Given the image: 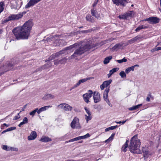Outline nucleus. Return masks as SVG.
Listing matches in <instances>:
<instances>
[{"label":"nucleus","instance_id":"nucleus-1","mask_svg":"<svg viewBox=\"0 0 161 161\" xmlns=\"http://www.w3.org/2000/svg\"><path fill=\"white\" fill-rule=\"evenodd\" d=\"M33 25L32 22L28 20L23 25L14 28L13 31V32L18 39H27L30 36Z\"/></svg>","mask_w":161,"mask_h":161},{"label":"nucleus","instance_id":"nucleus-2","mask_svg":"<svg viewBox=\"0 0 161 161\" xmlns=\"http://www.w3.org/2000/svg\"><path fill=\"white\" fill-rule=\"evenodd\" d=\"M141 142L137 135L134 136L130 140L129 146L130 151L132 153L140 154L141 152L139 149Z\"/></svg>","mask_w":161,"mask_h":161},{"label":"nucleus","instance_id":"nucleus-3","mask_svg":"<svg viewBox=\"0 0 161 161\" xmlns=\"http://www.w3.org/2000/svg\"><path fill=\"white\" fill-rule=\"evenodd\" d=\"M89 41L88 42H86V44L85 42H83L82 45L76 50L74 53L70 56L69 58L70 59L75 58L85 52L92 48L94 46L91 45Z\"/></svg>","mask_w":161,"mask_h":161},{"label":"nucleus","instance_id":"nucleus-4","mask_svg":"<svg viewBox=\"0 0 161 161\" xmlns=\"http://www.w3.org/2000/svg\"><path fill=\"white\" fill-rule=\"evenodd\" d=\"M61 36L60 35L55 36L51 35L47 37L46 39H44V40L46 39V41L47 42H49L50 44H51V43L53 42L56 44H58L60 40Z\"/></svg>","mask_w":161,"mask_h":161},{"label":"nucleus","instance_id":"nucleus-5","mask_svg":"<svg viewBox=\"0 0 161 161\" xmlns=\"http://www.w3.org/2000/svg\"><path fill=\"white\" fill-rule=\"evenodd\" d=\"M62 52L63 51H60L59 52H57L53 54L51 56L48 58V61L47 64L44 65L43 68H48L50 67L52 65V64L50 61L58 57L59 55L64 54V53Z\"/></svg>","mask_w":161,"mask_h":161},{"label":"nucleus","instance_id":"nucleus-6","mask_svg":"<svg viewBox=\"0 0 161 161\" xmlns=\"http://www.w3.org/2000/svg\"><path fill=\"white\" fill-rule=\"evenodd\" d=\"M70 126L72 129H80L81 126L79 119L76 117H74L70 124Z\"/></svg>","mask_w":161,"mask_h":161},{"label":"nucleus","instance_id":"nucleus-7","mask_svg":"<svg viewBox=\"0 0 161 161\" xmlns=\"http://www.w3.org/2000/svg\"><path fill=\"white\" fill-rule=\"evenodd\" d=\"M23 16V13H20L16 14H11L6 19V21H8L10 20H17L22 18Z\"/></svg>","mask_w":161,"mask_h":161},{"label":"nucleus","instance_id":"nucleus-8","mask_svg":"<svg viewBox=\"0 0 161 161\" xmlns=\"http://www.w3.org/2000/svg\"><path fill=\"white\" fill-rule=\"evenodd\" d=\"M58 107L59 108L63 109L65 111H71L73 109V107L68 104L63 103L58 106Z\"/></svg>","mask_w":161,"mask_h":161},{"label":"nucleus","instance_id":"nucleus-9","mask_svg":"<svg viewBox=\"0 0 161 161\" xmlns=\"http://www.w3.org/2000/svg\"><path fill=\"white\" fill-rule=\"evenodd\" d=\"M135 15V13L133 11H129L123 15L119 16L121 19H127L130 17L133 16Z\"/></svg>","mask_w":161,"mask_h":161},{"label":"nucleus","instance_id":"nucleus-10","mask_svg":"<svg viewBox=\"0 0 161 161\" xmlns=\"http://www.w3.org/2000/svg\"><path fill=\"white\" fill-rule=\"evenodd\" d=\"M92 91L89 90L88 91V92L83 95L84 100L86 103H88L89 102V100L92 97Z\"/></svg>","mask_w":161,"mask_h":161},{"label":"nucleus","instance_id":"nucleus-11","mask_svg":"<svg viewBox=\"0 0 161 161\" xmlns=\"http://www.w3.org/2000/svg\"><path fill=\"white\" fill-rule=\"evenodd\" d=\"M109 88L106 89L104 91L103 93V98L104 100L107 102L108 104L110 107L112 106L111 104L110 103V101L108 99V93L109 92Z\"/></svg>","mask_w":161,"mask_h":161},{"label":"nucleus","instance_id":"nucleus-12","mask_svg":"<svg viewBox=\"0 0 161 161\" xmlns=\"http://www.w3.org/2000/svg\"><path fill=\"white\" fill-rule=\"evenodd\" d=\"M114 4L117 6H125L127 3L126 0H112Z\"/></svg>","mask_w":161,"mask_h":161},{"label":"nucleus","instance_id":"nucleus-13","mask_svg":"<svg viewBox=\"0 0 161 161\" xmlns=\"http://www.w3.org/2000/svg\"><path fill=\"white\" fill-rule=\"evenodd\" d=\"M159 19L157 17H150L145 19L144 20L148 21L151 24H156L159 22Z\"/></svg>","mask_w":161,"mask_h":161},{"label":"nucleus","instance_id":"nucleus-14","mask_svg":"<svg viewBox=\"0 0 161 161\" xmlns=\"http://www.w3.org/2000/svg\"><path fill=\"white\" fill-rule=\"evenodd\" d=\"M93 98L95 103H98L101 100L100 94L97 92H94Z\"/></svg>","mask_w":161,"mask_h":161},{"label":"nucleus","instance_id":"nucleus-15","mask_svg":"<svg viewBox=\"0 0 161 161\" xmlns=\"http://www.w3.org/2000/svg\"><path fill=\"white\" fill-rule=\"evenodd\" d=\"M12 61L11 63L8 62L4 65L3 69L5 72H6L12 69L13 66L14 64V62H13V63H12Z\"/></svg>","mask_w":161,"mask_h":161},{"label":"nucleus","instance_id":"nucleus-16","mask_svg":"<svg viewBox=\"0 0 161 161\" xmlns=\"http://www.w3.org/2000/svg\"><path fill=\"white\" fill-rule=\"evenodd\" d=\"M77 46V45L76 44H75L69 46V47L65 48L63 50H62L61 51H63L62 52L64 53H65V51H67V53L72 52L74 50L73 48Z\"/></svg>","mask_w":161,"mask_h":161},{"label":"nucleus","instance_id":"nucleus-17","mask_svg":"<svg viewBox=\"0 0 161 161\" xmlns=\"http://www.w3.org/2000/svg\"><path fill=\"white\" fill-rule=\"evenodd\" d=\"M112 80L111 79L104 81L100 86V88L101 90H103L105 87L109 86L112 82Z\"/></svg>","mask_w":161,"mask_h":161},{"label":"nucleus","instance_id":"nucleus-18","mask_svg":"<svg viewBox=\"0 0 161 161\" xmlns=\"http://www.w3.org/2000/svg\"><path fill=\"white\" fill-rule=\"evenodd\" d=\"M40 0H30L28 3L25 5V8H28L39 2Z\"/></svg>","mask_w":161,"mask_h":161},{"label":"nucleus","instance_id":"nucleus-19","mask_svg":"<svg viewBox=\"0 0 161 161\" xmlns=\"http://www.w3.org/2000/svg\"><path fill=\"white\" fill-rule=\"evenodd\" d=\"M40 0H30L28 3L25 5V8H28L39 2Z\"/></svg>","mask_w":161,"mask_h":161},{"label":"nucleus","instance_id":"nucleus-20","mask_svg":"<svg viewBox=\"0 0 161 161\" xmlns=\"http://www.w3.org/2000/svg\"><path fill=\"white\" fill-rule=\"evenodd\" d=\"M37 136L36 133L35 131H32L31 133L29 136L28 137L29 140H31L35 139Z\"/></svg>","mask_w":161,"mask_h":161},{"label":"nucleus","instance_id":"nucleus-21","mask_svg":"<svg viewBox=\"0 0 161 161\" xmlns=\"http://www.w3.org/2000/svg\"><path fill=\"white\" fill-rule=\"evenodd\" d=\"M39 141L42 142H47L52 141V139L47 136H43Z\"/></svg>","mask_w":161,"mask_h":161},{"label":"nucleus","instance_id":"nucleus-22","mask_svg":"<svg viewBox=\"0 0 161 161\" xmlns=\"http://www.w3.org/2000/svg\"><path fill=\"white\" fill-rule=\"evenodd\" d=\"M54 98V96L51 94H45L42 98V99L45 100H50Z\"/></svg>","mask_w":161,"mask_h":161},{"label":"nucleus","instance_id":"nucleus-23","mask_svg":"<svg viewBox=\"0 0 161 161\" xmlns=\"http://www.w3.org/2000/svg\"><path fill=\"white\" fill-rule=\"evenodd\" d=\"M52 107V106L48 105L43 107L40 108L39 109L38 108L37 114H39L41 112L44 111H45L47 109L49 108H51Z\"/></svg>","mask_w":161,"mask_h":161},{"label":"nucleus","instance_id":"nucleus-24","mask_svg":"<svg viewBox=\"0 0 161 161\" xmlns=\"http://www.w3.org/2000/svg\"><path fill=\"white\" fill-rule=\"evenodd\" d=\"M91 12V14L93 16L97 19L99 18V15L97 13V10L93 8L92 9Z\"/></svg>","mask_w":161,"mask_h":161},{"label":"nucleus","instance_id":"nucleus-25","mask_svg":"<svg viewBox=\"0 0 161 161\" xmlns=\"http://www.w3.org/2000/svg\"><path fill=\"white\" fill-rule=\"evenodd\" d=\"M139 65H138L136 64L130 67H128L125 69L126 73L128 74L131 70H132L133 71H134V68L136 67H139Z\"/></svg>","mask_w":161,"mask_h":161},{"label":"nucleus","instance_id":"nucleus-26","mask_svg":"<svg viewBox=\"0 0 161 161\" xmlns=\"http://www.w3.org/2000/svg\"><path fill=\"white\" fill-rule=\"evenodd\" d=\"M129 142V141L127 140L122 147V150L124 152H125L127 151V148L128 147Z\"/></svg>","mask_w":161,"mask_h":161},{"label":"nucleus","instance_id":"nucleus-27","mask_svg":"<svg viewBox=\"0 0 161 161\" xmlns=\"http://www.w3.org/2000/svg\"><path fill=\"white\" fill-rule=\"evenodd\" d=\"M28 123V119L27 117H25L23 119V121L20 122L19 125L18 126L20 127L21 126L23 125L27 124Z\"/></svg>","mask_w":161,"mask_h":161},{"label":"nucleus","instance_id":"nucleus-28","mask_svg":"<svg viewBox=\"0 0 161 161\" xmlns=\"http://www.w3.org/2000/svg\"><path fill=\"white\" fill-rule=\"evenodd\" d=\"M142 37L139 36H137L131 39V40H129V42H131V43H133L137 40H139L141 39Z\"/></svg>","mask_w":161,"mask_h":161},{"label":"nucleus","instance_id":"nucleus-29","mask_svg":"<svg viewBox=\"0 0 161 161\" xmlns=\"http://www.w3.org/2000/svg\"><path fill=\"white\" fill-rule=\"evenodd\" d=\"M142 105V104H140L137 105L133 106L132 107L129 108L128 109L130 110H133L138 108L140 106Z\"/></svg>","mask_w":161,"mask_h":161},{"label":"nucleus","instance_id":"nucleus-30","mask_svg":"<svg viewBox=\"0 0 161 161\" xmlns=\"http://www.w3.org/2000/svg\"><path fill=\"white\" fill-rule=\"evenodd\" d=\"M112 58V57L111 56H108L106 57L103 61V63L105 64H106L108 63L110 60Z\"/></svg>","mask_w":161,"mask_h":161},{"label":"nucleus","instance_id":"nucleus-31","mask_svg":"<svg viewBox=\"0 0 161 161\" xmlns=\"http://www.w3.org/2000/svg\"><path fill=\"white\" fill-rule=\"evenodd\" d=\"M115 134L113 133L111 135V136L107 140L105 141V142H110L112 141L114 138V136Z\"/></svg>","mask_w":161,"mask_h":161},{"label":"nucleus","instance_id":"nucleus-32","mask_svg":"<svg viewBox=\"0 0 161 161\" xmlns=\"http://www.w3.org/2000/svg\"><path fill=\"white\" fill-rule=\"evenodd\" d=\"M147 28V27L143 25H142L138 27L136 29L135 31H136L137 32L141 29H145Z\"/></svg>","mask_w":161,"mask_h":161},{"label":"nucleus","instance_id":"nucleus-33","mask_svg":"<svg viewBox=\"0 0 161 161\" xmlns=\"http://www.w3.org/2000/svg\"><path fill=\"white\" fill-rule=\"evenodd\" d=\"M85 118L86 119V120L87 123L88 122V121L90 120L92 118V115H87L86 114H85Z\"/></svg>","mask_w":161,"mask_h":161},{"label":"nucleus","instance_id":"nucleus-34","mask_svg":"<svg viewBox=\"0 0 161 161\" xmlns=\"http://www.w3.org/2000/svg\"><path fill=\"white\" fill-rule=\"evenodd\" d=\"M92 78H92V77H87V78H84L83 79L80 80V81L81 83H84V82H86V81H87L88 80H91Z\"/></svg>","mask_w":161,"mask_h":161},{"label":"nucleus","instance_id":"nucleus-35","mask_svg":"<svg viewBox=\"0 0 161 161\" xmlns=\"http://www.w3.org/2000/svg\"><path fill=\"white\" fill-rule=\"evenodd\" d=\"M122 45L118 43L116 44L114 47H113L112 48L113 50H115L117 49H119L120 47H121Z\"/></svg>","mask_w":161,"mask_h":161},{"label":"nucleus","instance_id":"nucleus-36","mask_svg":"<svg viewBox=\"0 0 161 161\" xmlns=\"http://www.w3.org/2000/svg\"><path fill=\"white\" fill-rule=\"evenodd\" d=\"M37 110H38V108H36L34 110L32 111L30 113H29L30 115L33 116L35 115V113L36 112L37 113V111H38Z\"/></svg>","mask_w":161,"mask_h":161},{"label":"nucleus","instance_id":"nucleus-37","mask_svg":"<svg viewBox=\"0 0 161 161\" xmlns=\"http://www.w3.org/2000/svg\"><path fill=\"white\" fill-rule=\"evenodd\" d=\"M81 84L80 81V80H79V81L73 86L72 88V89H75L77 87L79 86Z\"/></svg>","mask_w":161,"mask_h":161},{"label":"nucleus","instance_id":"nucleus-38","mask_svg":"<svg viewBox=\"0 0 161 161\" xmlns=\"http://www.w3.org/2000/svg\"><path fill=\"white\" fill-rule=\"evenodd\" d=\"M127 60L125 58H124L120 60H117L116 61L119 63L121 64L123 62H125L127 61Z\"/></svg>","mask_w":161,"mask_h":161},{"label":"nucleus","instance_id":"nucleus-39","mask_svg":"<svg viewBox=\"0 0 161 161\" xmlns=\"http://www.w3.org/2000/svg\"><path fill=\"white\" fill-rule=\"evenodd\" d=\"M119 69L118 68H115L113 69H112L110 70L109 72L112 75L114 73L117 71Z\"/></svg>","mask_w":161,"mask_h":161},{"label":"nucleus","instance_id":"nucleus-40","mask_svg":"<svg viewBox=\"0 0 161 161\" xmlns=\"http://www.w3.org/2000/svg\"><path fill=\"white\" fill-rule=\"evenodd\" d=\"M90 136V135L89 133H87L85 135L83 136H80L81 139H85L89 137Z\"/></svg>","mask_w":161,"mask_h":161},{"label":"nucleus","instance_id":"nucleus-41","mask_svg":"<svg viewBox=\"0 0 161 161\" xmlns=\"http://www.w3.org/2000/svg\"><path fill=\"white\" fill-rule=\"evenodd\" d=\"M119 75L122 78H125V77L126 76V75L124 71H121Z\"/></svg>","mask_w":161,"mask_h":161},{"label":"nucleus","instance_id":"nucleus-42","mask_svg":"<svg viewBox=\"0 0 161 161\" xmlns=\"http://www.w3.org/2000/svg\"><path fill=\"white\" fill-rule=\"evenodd\" d=\"M67 60V59L66 58H64L61 60H59L60 63L61 64H64L66 63Z\"/></svg>","mask_w":161,"mask_h":161},{"label":"nucleus","instance_id":"nucleus-43","mask_svg":"<svg viewBox=\"0 0 161 161\" xmlns=\"http://www.w3.org/2000/svg\"><path fill=\"white\" fill-rule=\"evenodd\" d=\"M84 109H85L86 113L88 114V115H91L92 113H91V112H90V110L89 108H88L86 107H85L84 108Z\"/></svg>","mask_w":161,"mask_h":161},{"label":"nucleus","instance_id":"nucleus-44","mask_svg":"<svg viewBox=\"0 0 161 161\" xmlns=\"http://www.w3.org/2000/svg\"><path fill=\"white\" fill-rule=\"evenodd\" d=\"M21 112V111H20V112L17 114V115H16L14 117L13 119V120H17L18 119H19V118H20V116L19 115V114Z\"/></svg>","mask_w":161,"mask_h":161},{"label":"nucleus","instance_id":"nucleus-45","mask_svg":"<svg viewBox=\"0 0 161 161\" xmlns=\"http://www.w3.org/2000/svg\"><path fill=\"white\" fill-rule=\"evenodd\" d=\"M86 19L88 21H91L92 17L90 15H87L86 17Z\"/></svg>","mask_w":161,"mask_h":161},{"label":"nucleus","instance_id":"nucleus-46","mask_svg":"<svg viewBox=\"0 0 161 161\" xmlns=\"http://www.w3.org/2000/svg\"><path fill=\"white\" fill-rule=\"evenodd\" d=\"M16 128L15 127H12L10 128H9L8 129V131H11L12 130H15L16 129Z\"/></svg>","mask_w":161,"mask_h":161},{"label":"nucleus","instance_id":"nucleus-47","mask_svg":"<svg viewBox=\"0 0 161 161\" xmlns=\"http://www.w3.org/2000/svg\"><path fill=\"white\" fill-rule=\"evenodd\" d=\"M54 63L55 65H58L60 64L59 60H56L54 61Z\"/></svg>","mask_w":161,"mask_h":161},{"label":"nucleus","instance_id":"nucleus-48","mask_svg":"<svg viewBox=\"0 0 161 161\" xmlns=\"http://www.w3.org/2000/svg\"><path fill=\"white\" fill-rule=\"evenodd\" d=\"M98 2V0H96L94 2V3H93V4H92V7H95L96 5L97 4V2Z\"/></svg>","mask_w":161,"mask_h":161},{"label":"nucleus","instance_id":"nucleus-49","mask_svg":"<svg viewBox=\"0 0 161 161\" xmlns=\"http://www.w3.org/2000/svg\"><path fill=\"white\" fill-rule=\"evenodd\" d=\"M126 122V121H115V123L117 124H121L122 123V124H124Z\"/></svg>","mask_w":161,"mask_h":161},{"label":"nucleus","instance_id":"nucleus-50","mask_svg":"<svg viewBox=\"0 0 161 161\" xmlns=\"http://www.w3.org/2000/svg\"><path fill=\"white\" fill-rule=\"evenodd\" d=\"M118 127L117 125L114 126H112L111 127H110V129L111 130H113L115 128H116Z\"/></svg>","mask_w":161,"mask_h":161},{"label":"nucleus","instance_id":"nucleus-51","mask_svg":"<svg viewBox=\"0 0 161 161\" xmlns=\"http://www.w3.org/2000/svg\"><path fill=\"white\" fill-rule=\"evenodd\" d=\"M2 148L5 150L8 151V147L6 145H3L2 147Z\"/></svg>","mask_w":161,"mask_h":161},{"label":"nucleus","instance_id":"nucleus-52","mask_svg":"<svg viewBox=\"0 0 161 161\" xmlns=\"http://www.w3.org/2000/svg\"><path fill=\"white\" fill-rule=\"evenodd\" d=\"M75 138V141H78V140H81L80 136L77 137H76L75 138Z\"/></svg>","mask_w":161,"mask_h":161},{"label":"nucleus","instance_id":"nucleus-53","mask_svg":"<svg viewBox=\"0 0 161 161\" xmlns=\"http://www.w3.org/2000/svg\"><path fill=\"white\" fill-rule=\"evenodd\" d=\"M110 130H111L110 129V127H108V128H106L105 129V132H107Z\"/></svg>","mask_w":161,"mask_h":161},{"label":"nucleus","instance_id":"nucleus-54","mask_svg":"<svg viewBox=\"0 0 161 161\" xmlns=\"http://www.w3.org/2000/svg\"><path fill=\"white\" fill-rule=\"evenodd\" d=\"M3 125H4L5 126H6L7 127H8L10 125L9 124H7L6 123H4L3 124Z\"/></svg>","mask_w":161,"mask_h":161},{"label":"nucleus","instance_id":"nucleus-55","mask_svg":"<svg viewBox=\"0 0 161 161\" xmlns=\"http://www.w3.org/2000/svg\"><path fill=\"white\" fill-rule=\"evenodd\" d=\"M75 141V138L69 140V142H71Z\"/></svg>","mask_w":161,"mask_h":161},{"label":"nucleus","instance_id":"nucleus-56","mask_svg":"<svg viewBox=\"0 0 161 161\" xmlns=\"http://www.w3.org/2000/svg\"><path fill=\"white\" fill-rule=\"evenodd\" d=\"M146 100L147 102L150 101V97H147L146 98Z\"/></svg>","mask_w":161,"mask_h":161},{"label":"nucleus","instance_id":"nucleus-57","mask_svg":"<svg viewBox=\"0 0 161 161\" xmlns=\"http://www.w3.org/2000/svg\"><path fill=\"white\" fill-rule=\"evenodd\" d=\"M8 129H6V130H3L2 132V134H3L5 132H8Z\"/></svg>","mask_w":161,"mask_h":161},{"label":"nucleus","instance_id":"nucleus-58","mask_svg":"<svg viewBox=\"0 0 161 161\" xmlns=\"http://www.w3.org/2000/svg\"><path fill=\"white\" fill-rule=\"evenodd\" d=\"M161 50V47H158L156 48V51H158Z\"/></svg>","mask_w":161,"mask_h":161},{"label":"nucleus","instance_id":"nucleus-59","mask_svg":"<svg viewBox=\"0 0 161 161\" xmlns=\"http://www.w3.org/2000/svg\"><path fill=\"white\" fill-rule=\"evenodd\" d=\"M112 75V74H111V73H110V72H109V73L108 74V77H110Z\"/></svg>","mask_w":161,"mask_h":161},{"label":"nucleus","instance_id":"nucleus-60","mask_svg":"<svg viewBox=\"0 0 161 161\" xmlns=\"http://www.w3.org/2000/svg\"><path fill=\"white\" fill-rule=\"evenodd\" d=\"M1 128L2 129H4V125H3V124L1 126Z\"/></svg>","mask_w":161,"mask_h":161},{"label":"nucleus","instance_id":"nucleus-61","mask_svg":"<svg viewBox=\"0 0 161 161\" xmlns=\"http://www.w3.org/2000/svg\"><path fill=\"white\" fill-rule=\"evenodd\" d=\"M155 51H156V48L155 49H153L151 50V51L152 52H153Z\"/></svg>","mask_w":161,"mask_h":161},{"label":"nucleus","instance_id":"nucleus-62","mask_svg":"<svg viewBox=\"0 0 161 161\" xmlns=\"http://www.w3.org/2000/svg\"><path fill=\"white\" fill-rule=\"evenodd\" d=\"M89 30L87 31H83V32L85 33H87L89 31Z\"/></svg>","mask_w":161,"mask_h":161},{"label":"nucleus","instance_id":"nucleus-63","mask_svg":"<svg viewBox=\"0 0 161 161\" xmlns=\"http://www.w3.org/2000/svg\"><path fill=\"white\" fill-rule=\"evenodd\" d=\"M147 154H148V153H147V152H146H146H145V153H144V155H145V154H146V155H147Z\"/></svg>","mask_w":161,"mask_h":161},{"label":"nucleus","instance_id":"nucleus-64","mask_svg":"<svg viewBox=\"0 0 161 161\" xmlns=\"http://www.w3.org/2000/svg\"><path fill=\"white\" fill-rule=\"evenodd\" d=\"M2 32V30H0V34H1Z\"/></svg>","mask_w":161,"mask_h":161}]
</instances>
